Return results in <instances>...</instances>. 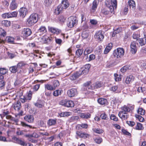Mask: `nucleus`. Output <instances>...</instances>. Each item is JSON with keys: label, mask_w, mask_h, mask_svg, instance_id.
I'll use <instances>...</instances> for the list:
<instances>
[{"label": "nucleus", "mask_w": 146, "mask_h": 146, "mask_svg": "<svg viewBox=\"0 0 146 146\" xmlns=\"http://www.w3.org/2000/svg\"><path fill=\"white\" fill-rule=\"evenodd\" d=\"M121 109L122 111L119 113V116L122 119H127L129 117V115L127 113L131 110L129 106L128 105L127 106L124 105L122 106Z\"/></svg>", "instance_id": "nucleus-1"}, {"label": "nucleus", "mask_w": 146, "mask_h": 146, "mask_svg": "<svg viewBox=\"0 0 146 146\" xmlns=\"http://www.w3.org/2000/svg\"><path fill=\"white\" fill-rule=\"evenodd\" d=\"M38 20V15L36 13L32 14L27 20V24L31 26L36 23Z\"/></svg>", "instance_id": "nucleus-2"}, {"label": "nucleus", "mask_w": 146, "mask_h": 146, "mask_svg": "<svg viewBox=\"0 0 146 146\" xmlns=\"http://www.w3.org/2000/svg\"><path fill=\"white\" fill-rule=\"evenodd\" d=\"M117 3V0H111V3L108 1H105V5L111 13H114V7L116 8Z\"/></svg>", "instance_id": "nucleus-3"}, {"label": "nucleus", "mask_w": 146, "mask_h": 146, "mask_svg": "<svg viewBox=\"0 0 146 146\" xmlns=\"http://www.w3.org/2000/svg\"><path fill=\"white\" fill-rule=\"evenodd\" d=\"M77 22L78 21L76 17L71 16L68 18L67 25L70 28H72L76 25Z\"/></svg>", "instance_id": "nucleus-4"}, {"label": "nucleus", "mask_w": 146, "mask_h": 146, "mask_svg": "<svg viewBox=\"0 0 146 146\" xmlns=\"http://www.w3.org/2000/svg\"><path fill=\"white\" fill-rule=\"evenodd\" d=\"M124 50L122 48H119L115 50L113 53L114 56L117 58H120L124 55Z\"/></svg>", "instance_id": "nucleus-5"}, {"label": "nucleus", "mask_w": 146, "mask_h": 146, "mask_svg": "<svg viewBox=\"0 0 146 146\" xmlns=\"http://www.w3.org/2000/svg\"><path fill=\"white\" fill-rule=\"evenodd\" d=\"M60 104L62 106L68 107H72L74 106V104L72 100H62L60 101Z\"/></svg>", "instance_id": "nucleus-6"}, {"label": "nucleus", "mask_w": 146, "mask_h": 146, "mask_svg": "<svg viewBox=\"0 0 146 146\" xmlns=\"http://www.w3.org/2000/svg\"><path fill=\"white\" fill-rule=\"evenodd\" d=\"M90 67V64H86L85 65L84 67L80 68V70L78 72L79 73H80L81 75L86 74L89 72Z\"/></svg>", "instance_id": "nucleus-7"}, {"label": "nucleus", "mask_w": 146, "mask_h": 146, "mask_svg": "<svg viewBox=\"0 0 146 146\" xmlns=\"http://www.w3.org/2000/svg\"><path fill=\"white\" fill-rule=\"evenodd\" d=\"M39 41L42 43L48 44L51 41L52 38L51 37L47 36H44L38 38Z\"/></svg>", "instance_id": "nucleus-8"}, {"label": "nucleus", "mask_w": 146, "mask_h": 146, "mask_svg": "<svg viewBox=\"0 0 146 146\" xmlns=\"http://www.w3.org/2000/svg\"><path fill=\"white\" fill-rule=\"evenodd\" d=\"M67 93L68 96L71 98L75 97L78 94L77 89L75 88H72L68 90Z\"/></svg>", "instance_id": "nucleus-9"}, {"label": "nucleus", "mask_w": 146, "mask_h": 146, "mask_svg": "<svg viewBox=\"0 0 146 146\" xmlns=\"http://www.w3.org/2000/svg\"><path fill=\"white\" fill-rule=\"evenodd\" d=\"M95 39L97 40L102 41L104 38V36L101 31L97 32L94 36Z\"/></svg>", "instance_id": "nucleus-10"}, {"label": "nucleus", "mask_w": 146, "mask_h": 146, "mask_svg": "<svg viewBox=\"0 0 146 146\" xmlns=\"http://www.w3.org/2000/svg\"><path fill=\"white\" fill-rule=\"evenodd\" d=\"M130 51L131 53L133 54H135L137 51V47L135 42L133 41L131 42L130 45Z\"/></svg>", "instance_id": "nucleus-11"}, {"label": "nucleus", "mask_w": 146, "mask_h": 146, "mask_svg": "<svg viewBox=\"0 0 146 146\" xmlns=\"http://www.w3.org/2000/svg\"><path fill=\"white\" fill-rule=\"evenodd\" d=\"M19 12L20 16L23 18L26 15L27 12V10L25 8L22 7L20 9Z\"/></svg>", "instance_id": "nucleus-12"}, {"label": "nucleus", "mask_w": 146, "mask_h": 146, "mask_svg": "<svg viewBox=\"0 0 146 146\" xmlns=\"http://www.w3.org/2000/svg\"><path fill=\"white\" fill-rule=\"evenodd\" d=\"M31 30L29 28H25L22 31V33L23 35L26 37L30 36L31 34Z\"/></svg>", "instance_id": "nucleus-13"}, {"label": "nucleus", "mask_w": 146, "mask_h": 146, "mask_svg": "<svg viewBox=\"0 0 146 146\" xmlns=\"http://www.w3.org/2000/svg\"><path fill=\"white\" fill-rule=\"evenodd\" d=\"M49 31L52 33L58 34L60 33V31L58 29L53 27H48Z\"/></svg>", "instance_id": "nucleus-14"}, {"label": "nucleus", "mask_w": 146, "mask_h": 146, "mask_svg": "<svg viewBox=\"0 0 146 146\" xmlns=\"http://www.w3.org/2000/svg\"><path fill=\"white\" fill-rule=\"evenodd\" d=\"M13 106L15 110L19 111L20 110L21 107V103L20 102L18 101L13 104Z\"/></svg>", "instance_id": "nucleus-15"}, {"label": "nucleus", "mask_w": 146, "mask_h": 146, "mask_svg": "<svg viewBox=\"0 0 146 146\" xmlns=\"http://www.w3.org/2000/svg\"><path fill=\"white\" fill-rule=\"evenodd\" d=\"M102 84L100 82H97L92 85L91 89H93L95 88H98L101 87Z\"/></svg>", "instance_id": "nucleus-16"}, {"label": "nucleus", "mask_w": 146, "mask_h": 146, "mask_svg": "<svg viewBox=\"0 0 146 146\" xmlns=\"http://www.w3.org/2000/svg\"><path fill=\"white\" fill-rule=\"evenodd\" d=\"M134 80V77L133 75H131L127 76L125 82L128 84Z\"/></svg>", "instance_id": "nucleus-17"}, {"label": "nucleus", "mask_w": 146, "mask_h": 146, "mask_svg": "<svg viewBox=\"0 0 146 146\" xmlns=\"http://www.w3.org/2000/svg\"><path fill=\"white\" fill-rule=\"evenodd\" d=\"M69 5L68 0H63L61 3V7L63 9L67 8Z\"/></svg>", "instance_id": "nucleus-18"}, {"label": "nucleus", "mask_w": 146, "mask_h": 146, "mask_svg": "<svg viewBox=\"0 0 146 146\" xmlns=\"http://www.w3.org/2000/svg\"><path fill=\"white\" fill-rule=\"evenodd\" d=\"M128 5L130 8L132 10H134L135 8V3L133 0H129V1Z\"/></svg>", "instance_id": "nucleus-19"}, {"label": "nucleus", "mask_w": 146, "mask_h": 146, "mask_svg": "<svg viewBox=\"0 0 146 146\" xmlns=\"http://www.w3.org/2000/svg\"><path fill=\"white\" fill-rule=\"evenodd\" d=\"M44 102L43 101L38 100L36 103H34V104L38 108H42L44 107Z\"/></svg>", "instance_id": "nucleus-20"}, {"label": "nucleus", "mask_w": 146, "mask_h": 146, "mask_svg": "<svg viewBox=\"0 0 146 146\" xmlns=\"http://www.w3.org/2000/svg\"><path fill=\"white\" fill-rule=\"evenodd\" d=\"M80 76V73L78 72H76L72 76H70V78L72 80H74L78 78Z\"/></svg>", "instance_id": "nucleus-21"}, {"label": "nucleus", "mask_w": 146, "mask_h": 146, "mask_svg": "<svg viewBox=\"0 0 146 146\" xmlns=\"http://www.w3.org/2000/svg\"><path fill=\"white\" fill-rule=\"evenodd\" d=\"M80 116L81 118L88 119L90 118L91 114L88 113H84L80 114Z\"/></svg>", "instance_id": "nucleus-22"}, {"label": "nucleus", "mask_w": 146, "mask_h": 146, "mask_svg": "<svg viewBox=\"0 0 146 146\" xmlns=\"http://www.w3.org/2000/svg\"><path fill=\"white\" fill-rule=\"evenodd\" d=\"M76 133L80 137L87 138L89 136L88 134L82 132L77 131Z\"/></svg>", "instance_id": "nucleus-23"}, {"label": "nucleus", "mask_w": 146, "mask_h": 146, "mask_svg": "<svg viewBox=\"0 0 146 146\" xmlns=\"http://www.w3.org/2000/svg\"><path fill=\"white\" fill-rule=\"evenodd\" d=\"M112 47V44L111 43H110L108 44V45L106 46L104 53L105 54H107L111 49Z\"/></svg>", "instance_id": "nucleus-24"}, {"label": "nucleus", "mask_w": 146, "mask_h": 146, "mask_svg": "<svg viewBox=\"0 0 146 146\" xmlns=\"http://www.w3.org/2000/svg\"><path fill=\"white\" fill-rule=\"evenodd\" d=\"M18 6V5L15 2H11L10 3L9 8L12 10H13L16 9Z\"/></svg>", "instance_id": "nucleus-25"}, {"label": "nucleus", "mask_w": 146, "mask_h": 146, "mask_svg": "<svg viewBox=\"0 0 146 146\" xmlns=\"http://www.w3.org/2000/svg\"><path fill=\"white\" fill-rule=\"evenodd\" d=\"M98 102L101 105H105L108 103L107 100L106 99L102 98L98 99Z\"/></svg>", "instance_id": "nucleus-26"}, {"label": "nucleus", "mask_w": 146, "mask_h": 146, "mask_svg": "<svg viewBox=\"0 0 146 146\" xmlns=\"http://www.w3.org/2000/svg\"><path fill=\"white\" fill-rule=\"evenodd\" d=\"M24 119L27 121L31 123L33 121L34 117L32 115H28L25 116Z\"/></svg>", "instance_id": "nucleus-27"}, {"label": "nucleus", "mask_w": 146, "mask_h": 146, "mask_svg": "<svg viewBox=\"0 0 146 146\" xmlns=\"http://www.w3.org/2000/svg\"><path fill=\"white\" fill-rule=\"evenodd\" d=\"M63 9L61 7V5H59L55 9L54 13L56 15L59 14L61 12L62 10Z\"/></svg>", "instance_id": "nucleus-28"}, {"label": "nucleus", "mask_w": 146, "mask_h": 146, "mask_svg": "<svg viewBox=\"0 0 146 146\" xmlns=\"http://www.w3.org/2000/svg\"><path fill=\"white\" fill-rule=\"evenodd\" d=\"M134 128L136 130H140L143 129L144 127L141 123H137Z\"/></svg>", "instance_id": "nucleus-29"}, {"label": "nucleus", "mask_w": 146, "mask_h": 146, "mask_svg": "<svg viewBox=\"0 0 146 146\" xmlns=\"http://www.w3.org/2000/svg\"><path fill=\"white\" fill-rule=\"evenodd\" d=\"M109 9L108 8H104L102 9L101 10V13L105 15H107L109 14L110 13H111V14H113V13H111L110 12V11H109L108 9Z\"/></svg>", "instance_id": "nucleus-30"}, {"label": "nucleus", "mask_w": 146, "mask_h": 146, "mask_svg": "<svg viewBox=\"0 0 146 146\" xmlns=\"http://www.w3.org/2000/svg\"><path fill=\"white\" fill-rule=\"evenodd\" d=\"M56 119H50L48 120L47 123L50 126L54 125L56 123Z\"/></svg>", "instance_id": "nucleus-31"}, {"label": "nucleus", "mask_w": 146, "mask_h": 146, "mask_svg": "<svg viewBox=\"0 0 146 146\" xmlns=\"http://www.w3.org/2000/svg\"><path fill=\"white\" fill-rule=\"evenodd\" d=\"M138 41L141 46L144 45L146 44V41L145 38H140L139 39V40H138Z\"/></svg>", "instance_id": "nucleus-32"}, {"label": "nucleus", "mask_w": 146, "mask_h": 146, "mask_svg": "<svg viewBox=\"0 0 146 146\" xmlns=\"http://www.w3.org/2000/svg\"><path fill=\"white\" fill-rule=\"evenodd\" d=\"M92 51L93 50L91 48H87L85 49L84 52V54L86 55L91 53Z\"/></svg>", "instance_id": "nucleus-33"}, {"label": "nucleus", "mask_w": 146, "mask_h": 146, "mask_svg": "<svg viewBox=\"0 0 146 146\" xmlns=\"http://www.w3.org/2000/svg\"><path fill=\"white\" fill-rule=\"evenodd\" d=\"M38 32L42 34L45 33L46 32V29L45 27L41 26L38 30Z\"/></svg>", "instance_id": "nucleus-34"}, {"label": "nucleus", "mask_w": 146, "mask_h": 146, "mask_svg": "<svg viewBox=\"0 0 146 146\" xmlns=\"http://www.w3.org/2000/svg\"><path fill=\"white\" fill-rule=\"evenodd\" d=\"M5 41L11 44H14V38L11 37H7L5 39Z\"/></svg>", "instance_id": "nucleus-35"}, {"label": "nucleus", "mask_w": 146, "mask_h": 146, "mask_svg": "<svg viewBox=\"0 0 146 146\" xmlns=\"http://www.w3.org/2000/svg\"><path fill=\"white\" fill-rule=\"evenodd\" d=\"M98 5L97 2L96 0H95L93 2L92 9L94 12L97 8Z\"/></svg>", "instance_id": "nucleus-36"}, {"label": "nucleus", "mask_w": 146, "mask_h": 146, "mask_svg": "<svg viewBox=\"0 0 146 146\" xmlns=\"http://www.w3.org/2000/svg\"><path fill=\"white\" fill-rule=\"evenodd\" d=\"M1 24L3 26L8 27L10 26L11 23L9 21L3 20L1 22Z\"/></svg>", "instance_id": "nucleus-37"}, {"label": "nucleus", "mask_w": 146, "mask_h": 146, "mask_svg": "<svg viewBox=\"0 0 146 146\" xmlns=\"http://www.w3.org/2000/svg\"><path fill=\"white\" fill-rule=\"evenodd\" d=\"M114 76L116 81H119L121 80L122 76L121 74L118 75L117 74H115Z\"/></svg>", "instance_id": "nucleus-38"}, {"label": "nucleus", "mask_w": 146, "mask_h": 146, "mask_svg": "<svg viewBox=\"0 0 146 146\" xmlns=\"http://www.w3.org/2000/svg\"><path fill=\"white\" fill-rule=\"evenodd\" d=\"M9 18L16 17L17 16L18 12L17 11H14L12 13H8Z\"/></svg>", "instance_id": "nucleus-39"}, {"label": "nucleus", "mask_w": 146, "mask_h": 146, "mask_svg": "<svg viewBox=\"0 0 146 146\" xmlns=\"http://www.w3.org/2000/svg\"><path fill=\"white\" fill-rule=\"evenodd\" d=\"M26 131H25L21 130L19 129H17L16 131V134L19 135H25Z\"/></svg>", "instance_id": "nucleus-40"}, {"label": "nucleus", "mask_w": 146, "mask_h": 146, "mask_svg": "<svg viewBox=\"0 0 146 146\" xmlns=\"http://www.w3.org/2000/svg\"><path fill=\"white\" fill-rule=\"evenodd\" d=\"M62 92V91L61 90H56L54 92L53 95L55 96H58L59 95L61 94Z\"/></svg>", "instance_id": "nucleus-41"}, {"label": "nucleus", "mask_w": 146, "mask_h": 146, "mask_svg": "<svg viewBox=\"0 0 146 146\" xmlns=\"http://www.w3.org/2000/svg\"><path fill=\"white\" fill-rule=\"evenodd\" d=\"M45 89L49 90H54V87H53L52 86L49 84L45 85Z\"/></svg>", "instance_id": "nucleus-42"}, {"label": "nucleus", "mask_w": 146, "mask_h": 146, "mask_svg": "<svg viewBox=\"0 0 146 146\" xmlns=\"http://www.w3.org/2000/svg\"><path fill=\"white\" fill-rule=\"evenodd\" d=\"M122 31L121 28L120 27H119L117 28L116 30L114 31L113 34H112V36H114V35Z\"/></svg>", "instance_id": "nucleus-43"}, {"label": "nucleus", "mask_w": 146, "mask_h": 146, "mask_svg": "<svg viewBox=\"0 0 146 146\" xmlns=\"http://www.w3.org/2000/svg\"><path fill=\"white\" fill-rule=\"evenodd\" d=\"M92 130L94 132L98 134H100L102 133L103 132V130L98 128H93Z\"/></svg>", "instance_id": "nucleus-44"}, {"label": "nucleus", "mask_w": 146, "mask_h": 146, "mask_svg": "<svg viewBox=\"0 0 146 146\" xmlns=\"http://www.w3.org/2000/svg\"><path fill=\"white\" fill-rule=\"evenodd\" d=\"M16 140L17 143L20 144L21 145L24 146L25 144V143L24 141H22V140L16 138Z\"/></svg>", "instance_id": "nucleus-45"}, {"label": "nucleus", "mask_w": 146, "mask_h": 146, "mask_svg": "<svg viewBox=\"0 0 146 146\" xmlns=\"http://www.w3.org/2000/svg\"><path fill=\"white\" fill-rule=\"evenodd\" d=\"M83 50L80 49H78L76 52V54L78 57L80 56L82 54Z\"/></svg>", "instance_id": "nucleus-46"}, {"label": "nucleus", "mask_w": 146, "mask_h": 146, "mask_svg": "<svg viewBox=\"0 0 146 146\" xmlns=\"http://www.w3.org/2000/svg\"><path fill=\"white\" fill-rule=\"evenodd\" d=\"M129 66H125L121 69V71L122 73L125 72L127 70H129Z\"/></svg>", "instance_id": "nucleus-47"}, {"label": "nucleus", "mask_w": 146, "mask_h": 146, "mask_svg": "<svg viewBox=\"0 0 146 146\" xmlns=\"http://www.w3.org/2000/svg\"><path fill=\"white\" fill-rule=\"evenodd\" d=\"M94 141L96 143L100 144L102 142V138L98 137L94 139Z\"/></svg>", "instance_id": "nucleus-48"}, {"label": "nucleus", "mask_w": 146, "mask_h": 146, "mask_svg": "<svg viewBox=\"0 0 146 146\" xmlns=\"http://www.w3.org/2000/svg\"><path fill=\"white\" fill-rule=\"evenodd\" d=\"M145 111L142 108H139L137 110L138 114L142 115H143L145 114Z\"/></svg>", "instance_id": "nucleus-49"}, {"label": "nucleus", "mask_w": 146, "mask_h": 146, "mask_svg": "<svg viewBox=\"0 0 146 146\" xmlns=\"http://www.w3.org/2000/svg\"><path fill=\"white\" fill-rule=\"evenodd\" d=\"M26 64L23 62H21L19 63L17 65V67L18 68H21L24 67Z\"/></svg>", "instance_id": "nucleus-50"}, {"label": "nucleus", "mask_w": 146, "mask_h": 146, "mask_svg": "<svg viewBox=\"0 0 146 146\" xmlns=\"http://www.w3.org/2000/svg\"><path fill=\"white\" fill-rule=\"evenodd\" d=\"M11 71L12 73H15L17 71V67L15 66H13L10 68Z\"/></svg>", "instance_id": "nucleus-51"}, {"label": "nucleus", "mask_w": 146, "mask_h": 146, "mask_svg": "<svg viewBox=\"0 0 146 146\" xmlns=\"http://www.w3.org/2000/svg\"><path fill=\"white\" fill-rule=\"evenodd\" d=\"M135 117L138 119L140 122H142L144 121V118L140 115H135Z\"/></svg>", "instance_id": "nucleus-52"}, {"label": "nucleus", "mask_w": 146, "mask_h": 146, "mask_svg": "<svg viewBox=\"0 0 146 146\" xmlns=\"http://www.w3.org/2000/svg\"><path fill=\"white\" fill-rule=\"evenodd\" d=\"M9 112L7 111H5L2 114L0 115L2 118H3L4 117H6L9 114Z\"/></svg>", "instance_id": "nucleus-53"}, {"label": "nucleus", "mask_w": 146, "mask_h": 146, "mask_svg": "<svg viewBox=\"0 0 146 146\" xmlns=\"http://www.w3.org/2000/svg\"><path fill=\"white\" fill-rule=\"evenodd\" d=\"M52 2V0H44V4L46 6L50 5Z\"/></svg>", "instance_id": "nucleus-54"}, {"label": "nucleus", "mask_w": 146, "mask_h": 146, "mask_svg": "<svg viewBox=\"0 0 146 146\" xmlns=\"http://www.w3.org/2000/svg\"><path fill=\"white\" fill-rule=\"evenodd\" d=\"M91 84V82H88L84 84V86H85V87H86V88H88L89 89H91V87L92 86V85L90 86V85Z\"/></svg>", "instance_id": "nucleus-55"}, {"label": "nucleus", "mask_w": 146, "mask_h": 146, "mask_svg": "<svg viewBox=\"0 0 146 146\" xmlns=\"http://www.w3.org/2000/svg\"><path fill=\"white\" fill-rule=\"evenodd\" d=\"M89 35L88 33L86 32H83L82 34V36L84 38H87Z\"/></svg>", "instance_id": "nucleus-56"}, {"label": "nucleus", "mask_w": 146, "mask_h": 146, "mask_svg": "<svg viewBox=\"0 0 146 146\" xmlns=\"http://www.w3.org/2000/svg\"><path fill=\"white\" fill-rule=\"evenodd\" d=\"M59 85V82L58 80H55L53 82V87H54V90L56 87H57Z\"/></svg>", "instance_id": "nucleus-57"}, {"label": "nucleus", "mask_w": 146, "mask_h": 146, "mask_svg": "<svg viewBox=\"0 0 146 146\" xmlns=\"http://www.w3.org/2000/svg\"><path fill=\"white\" fill-rule=\"evenodd\" d=\"M32 92L31 91H30L29 92L28 94L26 97L28 100H30L32 98Z\"/></svg>", "instance_id": "nucleus-58"}, {"label": "nucleus", "mask_w": 146, "mask_h": 146, "mask_svg": "<svg viewBox=\"0 0 146 146\" xmlns=\"http://www.w3.org/2000/svg\"><path fill=\"white\" fill-rule=\"evenodd\" d=\"M100 117L102 119L107 120L108 119L107 115L104 113L100 115Z\"/></svg>", "instance_id": "nucleus-59"}, {"label": "nucleus", "mask_w": 146, "mask_h": 146, "mask_svg": "<svg viewBox=\"0 0 146 146\" xmlns=\"http://www.w3.org/2000/svg\"><path fill=\"white\" fill-rule=\"evenodd\" d=\"M80 127H81V128H85L86 129L87 128L88 125L86 123H82L81 124H79L78 125Z\"/></svg>", "instance_id": "nucleus-60"}, {"label": "nucleus", "mask_w": 146, "mask_h": 146, "mask_svg": "<svg viewBox=\"0 0 146 146\" xmlns=\"http://www.w3.org/2000/svg\"><path fill=\"white\" fill-rule=\"evenodd\" d=\"M66 18L63 16H60L58 18V20L61 22H64L65 21Z\"/></svg>", "instance_id": "nucleus-61"}, {"label": "nucleus", "mask_w": 146, "mask_h": 146, "mask_svg": "<svg viewBox=\"0 0 146 146\" xmlns=\"http://www.w3.org/2000/svg\"><path fill=\"white\" fill-rule=\"evenodd\" d=\"M110 118L111 119L114 121H117L118 120L117 118L114 114H111L110 116Z\"/></svg>", "instance_id": "nucleus-62"}, {"label": "nucleus", "mask_w": 146, "mask_h": 146, "mask_svg": "<svg viewBox=\"0 0 146 146\" xmlns=\"http://www.w3.org/2000/svg\"><path fill=\"white\" fill-rule=\"evenodd\" d=\"M7 72V70L4 68H0V74L4 75Z\"/></svg>", "instance_id": "nucleus-63"}, {"label": "nucleus", "mask_w": 146, "mask_h": 146, "mask_svg": "<svg viewBox=\"0 0 146 146\" xmlns=\"http://www.w3.org/2000/svg\"><path fill=\"white\" fill-rule=\"evenodd\" d=\"M113 102L115 104L119 105L121 103V101L119 99L115 98Z\"/></svg>", "instance_id": "nucleus-64"}]
</instances>
